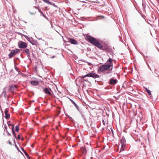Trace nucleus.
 <instances>
[{
	"instance_id": "obj_1",
	"label": "nucleus",
	"mask_w": 159,
	"mask_h": 159,
	"mask_svg": "<svg viewBox=\"0 0 159 159\" xmlns=\"http://www.w3.org/2000/svg\"><path fill=\"white\" fill-rule=\"evenodd\" d=\"M85 39L88 40L89 42L93 44L100 49L108 51L109 49L108 47H103L102 45L98 42V41L95 38L92 37L88 34L84 35Z\"/></svg>"
},
{
	"instance_id": "obj_2",
	"label": "nucleus",
	"mask_w": 159,
	"mask_h": 159,
	"mask_svg": "<svg viewBox=\"0 0 159 159\" xmlns=\"http://www.w3.org/2000/svg\"><path fill=\"white\" fill-rule=\"evenodd\" d=\"M113 60L111 58H109L107 62H109L108 63L104 64L100 66L98 70V72L102 73L105 71L110 69L111 70L112 69Z\"/></svg>"
},
{
	"instance_id": "obj_3",
	"label": "nucleus",
	"mask_w": 159,
	"mask_h": 159,
	"mask_svg": "<svg viewBox=\"0 0 159 159\" xmlns=\"http://www.w3.org/2000/svg\"><path fill=\"white\" fill-rule=\"evenodd\" d=\"M86 77H91L93 78L94 79L99 78V76L96 73L93 72L89 73L84 76H82V78H84Z\"/></svg>"
},
{
	"instance_id": "obj_4",
	"label": "nucleus",
	"mask_w": 159,
	"mask_h": 159,
	"mask_svg": "<svg viewBox=\"0 0 159 159\" xmlns=\"http://www.w3.org/2000/svg\"><path fill=\"white\" fill-rule=\"evenodd\" d=\"M20 52V50L18 49H16L14 50L11 51V52L9 55V58H11L12 57L14 56L16 54Z\"/></svg>"
},
{
	"instance_id": "obj_5",
	"label": "nucleus",
	"mask_w": 159,
	"mask_h": 159,
	"mask_svg": "<svg viewBox=\"0 0 159 159\" xmlns=\"http://www.w3.org/2000/svg\"><path fill=\"white\" fill-rule=\"evenodd\" d=\"M19 47L20 48H25L27 46L26 43L23 41H20L18 43Z\"/></svg>"
},
{
	"instance_id": "obj_6",
	"label": "nucleus",
	"mask_w": 159,
	"mask_h": 159,
	"mask_svg": "<svg viewBox=\"0 0 159 159\" xmlns=\"http://www.w3.org/2000/svg\"><path fill=\"white\" fill-rule=\"evenodd\" d=\"M50 91H52L50 89L48 88H45L44 89V92L46 94H47L49 95H50L51 96H52V94H51Z\"/></svg>"
},
{
	"instance_id": "obj_7",
	"label": "nucleus",
	"mask_w": 159,
	"mask_h": 159,
	"mask_svg": "<svg viewBox=\"0 0 159 159\" xmlns=\"http://www.w3.org/2000/svg\"><path fill=\"white\" fill-rule=\"evenodd\" d=\"M117 80L116 79H114L113 78H111L109 80V83L111 85H114L117 83Z\"/></svg>"
},
{
	"instance_id": "obj_8",
	"label": "nucleus",
	"mask_w": 159,
	"mask_h": 159,
	"mask_svg": "<svg viewBox=\"0 0 159 159\" xmlns=\"http://www.w3.org/2000/svg\"><path fill=\"white\" fill-rule=\"evenodd\" d=\"M69 41L71 43L75 45L78 44V42L75 39L72 38H70L68 39Z\"/></svg>"
},
{
	"instance_id": "obj_9",
	"label": "nucleus",
	"mask_w": 159,
	"mask_h": 159,
	"mask_svg": "<svg viewBox=\"0 0 159 159\" xmlns=\"http://www.w3.org/2000/svg\"><path fill=\"white\" fill-rule=\"evenodd\" d=\"M24 52L26 53L27 57L29 58L30 57V50L28 48H26L24 50Z\"/></svg>"
},
{
	"instance_id": "obj_10",
	"label": "nucleus",
	"mask_w": 159,
	"mask_h": 159,
	"mask_svg": "<svg viewBox=\"0 0 159 159\" xmlns=\"http://www.w3.org/2000/svg\"><path fill=\"white\" fill-rule=\"evenodd\" d=\"M8 126L11 125L12 126V132L13 135H14V137L16 138V135L15 134V132L14 130V126L11 124H8Z\"/></svg>"
},
{
	"instance_id": "obj_11",
	"label": "nucleus",
	"mask_w": 159,
	"mask_h": 159,
	"mask_svg": "<svg viewBox=\"0 0 159 159\" xmlns=\"http://www.w3.org/2000/svg\"><path fill=\"white\" fill-rule=\"evenodd\" d=\"M8 111L7 109H6L5 111V118L6 119H8L10 117V115L8 113Z\"/></svg>"
},
{
	"instance_id": "obj_12",
	"label": "nucleus",
	"mask_w": 159,
	"mask_h": 159,
	"mask_svg": "<svg viewBox=\"0 0 159 159\" xmlns=\"http://www.w3.org/2000/svg\"><path fill=\"white\" fill-rule=\"evenodd\" d=\"M125 140L124 138L122 137L120 140V143L121 145H125Z\"/></svg>"
},
{
	"instance_id": "obj_13",
	"label": "nucleus",
	"mask_w": 159,
	"mask_h": 159,
	"mask_svg": "<svg viewBox=\"0 0 159 159\" xmlns=\"http://www.w3.org/2000/svg\"><path fill=\"white\" fill-rule=\"evenodd\" d=\"M31 84L33 86H36L38 85L39 83L37 81H34L30 82Z\"/></svg>"
},
{
	"instance_id": "obj_14",
	"label": "nucleus",
	"mask_w": 159,
	"mask_h": 159,
	"mask_svg": "<svg viewBox=\"0 0 159 159\" xmlns=\"http://www.w3.org/2000/svg\"><path fill=\"white\" fill-rule=\"evenodd\" d=\"M144 88L146 90V92H147V93H148L149 95L150 96V97H152V94L151 93V91L150 90L147 89V88H146V87H144Z\"/></svg>"
},
{
	"instance_id": "obj_15",
	"label": "nucleus",
	"mask_w": 159,
	"mask_h": 159,
	"mask_svg": "<svg viewBox=\"0 0 159 159\" xmlns=\"http://www.w3.org/2000/svg\"><path fill=\"white\" fill-rule=\"evenodd\" d=\"M70 101L72 102V103L74 105L75 107L78 110L79 107L78 106L76 105L75 103L72 100L70 99Z\"/></svg>"
},
{
	"instance_id": "obj_16",
	"label": "nucleus",
	"mask_w": 159,
	"mask_h": 159,
	"mask_svg": "<svg viewBox=\"0 0 159 159\" xmlns=\"http://www.w3.org/2000/svg\"><path fill=\"white\" fill-rule=\"evenodd\" d=\"M125 145H121V148H120V152L124 150L125 148Z\"/></svg>"
},
{
	"instance_id": "obj_17",
	"label": "nucleus",
	"mask_w": 159,
	"mask_h": 159,
	"mask_svg": "<svg viewBox=\"0 0 159 159\" xmlns=\"http://www.w3.org/2000/svg\"><path fill=\"white\" fill-rule=\"evenodd\" d=\"M42 1L45 3L49 4H50L51 3L48 0H42Z\"/></svg>"
},
{
	"instance_id": "obj_18",
	"label": "nucleus",
	"mask_w": 159,
	"mask_h": 159,
	"mask_svg": "<svg viewBox=\"0 0 159 159\" xmlns=\"http://www.w3.org/2000/svg\"><path fill=\"white\" fill-rule=\"evenodd\" d=\"M82 151L83 153H86L87 152L86 150L85 147H84V148H83Z\"/></svg>"
},
{
	"instance_id": "obj_19",
	"label": "nucleus",
	"mask_w": 159,
	"mask_h": 159,
	"mask_svg": "<svg viewBox=\"0 0 159 159\" xmlns=\"http://www.w3.org/2000/svg\"><path fill=\"white\" fill-rule=\"evenodd\" d=\"M16 130L17 132H18L19 130V125H17L16 126Z\"/></svg>"
},
{
	"instance_id": "obj_20",
	"label": "nucleus",
	"mask_w": 159,
	"mask_h": 159,
	"mask_svg": "<svg viewBox=\"0 0 159 159\" xmlns=\"http://www.w3.org/2000/svg\"><path fill=\"white\" fill-rule=\"evenodd\" d=\"M54 88V90H55V92H56V90L57 89V87L56 86H55L54 87H53V88Z\"/></svg>"
},
{
	"instance_id": "obj_21",
	"label": "nucleus",
	"mask_w": 159,
	"mask_h": 159,
	"mask_svg": "<svg viewBox=\"0 0 159 159\" xmlns=\"http://www.w3.org/2000/svg\"><path fill=\"white\" fill-rule=\"evenodd\" d=\"M14 86L15 87H16V86L15 85H11V86H10V89H11V88H13V87H14Z\"/></svg>"
},
{
	"instance_id": "obj_22",
	"label": "nucleus",
	"mask_w": 159,
	"mask_h": 159,
	"mask_svg": "<svg viewBox=\"0 0 159 159\" xmlns=\"http://www.w3.org/2000/svg\"><path fill=\"white\" fill-rule=\"evenodd\" d=\"M82 78L83 79V81H86L87 82H88V81L89 82L88 80H85V79H84V78Z\"/></svg>"
},
{
	"instance_id": "obj_23",
	"label": "nucleus",
	"mask_w": 159,
	"mask_h": 159,
	"mask_svg": "<svg viewBox=\"0 0 159 159\" xmlns=\"http://www.w3.org/2000/svg\"><path fill=\"white\" fill-rule=\"evenodd\" d=\"M4 125V127H5V129H6V130H7V128L6 125Z\"/></svg>"
},
{
	"instance_id": "obj_24",
	"label": "nucleus",
	"mask_w": 159,
	"mask_h": 159,
	"mask_svg": "<svg viewBox=\"0 0 159 159\" xmlns=\"http://www.w3.org/2000/svg\"><path fill=\"white\" fill-rule=\"evenodd\" d=\"M17 139H20V136L19 135L18 136V137H17Z\"/></svg>"
},
{
	"instance_id": "obj_25",
	"label": "nucleus",
	"mask_w": 159,
	"mask_h": 159,
	"mask_svg": "<svg viewBox=\"0 0 159 159\" xmlns=\"http://www.w3.org/2000/svg\"><path fill=\"white\" fill-rule=\"evenodd\" d=\"M8 143H9V144L11 145V141H9Z\"/></svg>"
},
{
	"instance_id": "obj_26",
	"label": "nucleus",
	"mask_w": 159,
	"mask_h": 159,
	"mask_svg": "<svg viewBox=\"0 0 159 159\" xmlns=\"http://www.w3.org/2000/svg\"><path fill=\"white\" fill-rule=\"evenodd\" d=\"M102 123L104 125H105V121L103 120H102Z\"/></svg>"
},
{
	"instance_id": "obj_27",
	"label": "nucleus",
	"mask_w": 159,
	"mask_h": 159,
	"mask_svg": "<svg viewBox=\"0 0 159 159\" xmlns=\"http://www.w3.org/2000/svg\"><path fill=\"white\" fill-rule=\"evenodd\" d=\"M30 42L31 43L32 45H34V43H33L32 42H31V41H30Z\"/></svg>"
},
{
	"instance_id": "obj_28",
	"label": "nucleus",
	"mask_w": 159,
	"mask_h": 159,
	"mask_svg": "<svg viewBox=\"0 0 159 159\" xmlns=\"http://www.w3.org/2000/svg\"><path fill=\"white\" fill-rule=\"evenodd\" d=\"M9 126V127L10 128H11L12 129V126L11 125H10V126Z\"/></svg>"
},
{
	"instance_id": "obj_29",
	"label": "nucleus",
	"mask_w": 159,
	"mask_h": 159,
	"mask_svg": "<svg viewBox=\"0 0 159 159\" xmlns=\"http://www.w3.org/2000/svg\"><path fill=\"white\" fill-rule=\"evenodd\" d=\"M23 152H24L25 154H26V152H25V151L24 150V149H23Z\"/></svg>"
},
{
	"instance_id": "obj_30",
	"label": "nucleus",
	"mask_w": 159,
	"mask_h": 159,
	"mask_svg": "<svg viewBox=\"0 0 159 159\" xmlns=\"http://www.w3.org/2000/svg\"><path fill=\"white\" fill-rule=\"evenodd\" d=\"M8 134L9 135H10V136H11V134L9 133V132H8Z\"/></svg>"
},
{
	"instance_id": "obj_31",
	"label": "nucleus",
	"mask_w": 159,
	"mask_h": 159,
	"mask_svg": "<svg viewBox=\"0 0 159 159\" xmlns=\"http://www.w3.org/2000/svg\"><path fill=\"white\" fill-rule=\"evenodd\" d=\"M3 93H4V91H3ZM6 94V92H5V94Z\"/></svg>"
},
{
	"instance_id": "obj_32",
	"label": "nucleus",
	"mask_w": 159,
	"mask_h": 159,
	"mask_svg": "<svg viewBox=\"0 0 159 159\" xmlns=\"http://www.w3.org/2000/svg\"><path fill=\"white\" fill-rule=\"evenodd\" d=\"M157 1L159 2V0H157Z\"/></svg>"
},
{
	"instance_id": "obj_33",
	"label": "nucleus",
	"mask_w": 159,
	"mask_h": 159,
	"mask_svg": "<svg viewBox=\"0 0 159 159\" xmlns=\"http://www.w3.org/2000/svg\"><path fill=\"white\" fill-rule=\"evenodd\" d=\"M32 14H34L35 13H32Z\"/></svg>"
}]
</instances>
